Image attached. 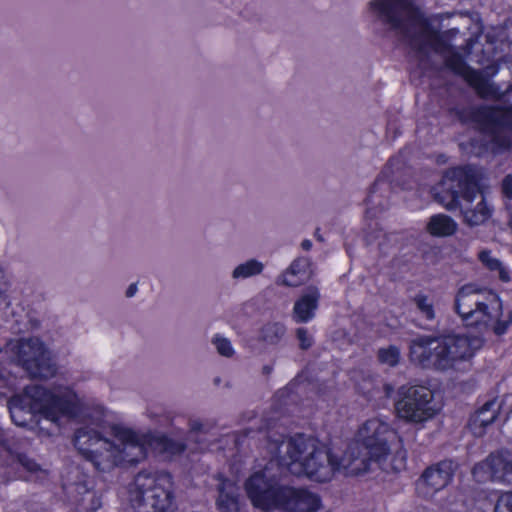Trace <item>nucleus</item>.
<instances>
[{
  "label": "nucleus",
  "instance_id": "34",
  "mask_svg": "<svg viewBox=\"0 0 512 512\" xmlns=\"http://www.w3.org/2000/svg\"><path fill=\"white\" fill-rule=\"evenodd\" d=\"M479 92L484 96H491L494 98H501L506 94L512 93V82L507 88L502 91L500 87L492 82H485L479 86Z\"/></svg>",
  "mask_w": 512,
  "mask_h": 512
},
{
  "label": "nucleus",
  "instance_id": "2",
  "mask_svg": "<svg viewBox=\"0 0 512 512\" xmlns=\"http://www.w3.org/2000/svg\"><path fill=\"white\" fill-rule=\"evenodd\" d=\"M73 441L79 453L102 472L122 465H135L147 456L143 435L121 425L109 424L99 412L75 430Z\"/></svg>",
  "mask_w": 512,
  "mask_h": 512
},
{
  "label": "nucleus",
  "instance_id": "33",
  "mask_svg": "<svg viewBox=\"0 0 512 512\" xmlns=\"http://www.w3.org/2000/svg\"><path fill=\"white\" fill-rule=\"evenodd\" d=\"M211 343L214 345L215 349L217 350L218 354L226 357L231 358L235 354V350L231 344V341L219 334H216L212 339Z\"/></svg>",
  "mask_w": 512,
  "mask_h": 512
},
{
  "label": "nucleus",
  "instance_id": "3",
  "mask_svg": "<svg viewBox=\"0 0 512 512\" xmlns=\"http://www.w3.org/2000/svg\"><path fill=\"white\" fill-rule=\"evenodd\" d=\"M481 179L480 169L471 165L448 169L433 188V197L448 210L460 207L469 226L481 225L491 216Z\"/></svg>",
  "mask_w": 512,
  "mask_h": 512
},
{
  "label": "nucleus",
  "instance_id": "22",
  "mask_svg": "<svg viewBox=\"0 0 512 512\" xmlns=\"http://www.w3.org/2000/svg\"><path fill=\"white\" fill-rule=\"evenodd\" d=\"M500 404L496 399L485 402L469 419L468 426L475 436H482L485 428L497 418Z\"/></svg>",
  "mask_w": 512,
  "mask_h": 512
},
{
  "label": "nucleus",
  "instance_id": "30",
  "mask_svg": "<svg viewBox=\"0 0 512 512\" xmlns=\"http://www.w3.org/2000/svg\"><path fill=\"white\" fill-rule=\"evenodd\" d=\"M390 184L388 180L385 178L384 173H382L380 176L377 177V179L372 184L368 196H367V203L370 205H379L383 206V203L381 200H377L378 194L380 196H383V193H387L389 191Z\"/></svg>",
  "mask_w": 512,
  "mask_h": 512
},
{
  "label": "nucleus",
  "instance_id": "31",
  "mask_svg": "<svg viewBox=\"0 0 512 512\" xmlns=\"http://www.w3.org/2000/svg\"><path fill=\"white\" fill-rule=\"evenodd\" d=\"M479 260L491 271H497L499 279L503 282L510 280L508 271L502 266V263L492 257L491 252L483 250L479 253Z\"/></svg>",
  "mask_w": 512,
  "mask_h": 512
},
{
  "label": "nucleus",
  "instance_id": "21",
  "mask_svg": "<svg viewBox=\"0 0 512 512\" xmlns=\"http://www.w3.org/2000/svg\"><path fill=\"white\" fill-rule=\"evenodd\" d=\"M216 507L219 512L239 511V487L232 480L219 477L217 484Z\"/></svg>",
  "mask_w": 512,
  "mask_h": 512
},
{
  "label": "nucleus",
  "instance_id": "14",
  "mask_svg": "<svg viewBox=\"0 0 512 512\" xmlns=\"http://www.w3.org/2000/svg\"><path fill=\"white\" fill-rule=\"evenodd\" d=\"M40 466L26 454L17 452L7 437L0 430V480L7 482L22 477V472L36 473Z\"/></svg>",
  "mask_w": 512,
  "mask_h": 512
},
{
  "label": "nucleus",
  "instance_id": "16",
  "mask_svg": "<svg viewBox=\"0 0 512 512\" xmlns=\"http://www.w3.org/2000/svg\"><path fill=\"white\" fill-rule=\"evenodd\" d=\"M307 456L305 462H301V473L317 482L329 481L335 472H338L337 458L331 453L330 449L317 443Z\"/></svg>",
  "mask_w": 512,
  "mask_h": 512
},
{
  "label": "nucleus",
  "instance_id": "17",
  "mask_svg": "<svg viewBox=\"0 0 512 512\" xmlns=\"http://www.w3.org/2000/svg\"><path fill=\"white\" fill-rule=\"evenodd\" d=\"M381 460L372 456L360 443H353L340 459L337 458L338 472L346 476H358L368 472L373 463H379Z\"/></svg>",
  "mask_w": 512,
  "mask_h": 512
},
{
  "label": "nucleus",
  "instance_id": "11",
  "mask_svg": "<svg viewBox=\"0 0 512 512\" xmlns=\"http://www.w3.org/2000/svg\"><path fill=\"white\" fill-rule=\"evenodd\" d=\"M318 442L303 434H297L293 437H282L275 440L276 459L271 461L276 463V468L281 470V474L290 472L291 474H301V462H305L307 456H310L312 450Z\"/></svg>",
  "mask_w": 512,
  "mask_h": 512
},
{
  "label": "nucleus",
  "instance_id": "23",
  "mask_svg": "<svg viewBox=\"0 0 512 512\" xmlns=\"http://www.w3.org/2000/svg\"><path fill=\"white\" fill-rule=\"evenodd\" d=\"M309 268V258H296L278 278L277 283L288 287H297L310 278Z\"/></svg>",
  "mask_w": 512,
  "mask_h": 512
},
{
  "label": "nucleus",
  "instance_id": "47",
  "mask_svg": "<svg viewBox=\"0 0 512 512\" xmlns=\"http://www.w3.org/2000/svg\"><path fill=\"white\" fill-rule=\"evenodd\" d=\"M316 237H317V239H318L319 241H322V240H323V239H322V236H321V235H318L317 233H316Z\"/></svg>",
  "mask_w": 512,
  "mask_h": 512
},
{
  "label": "nucleus",
  "instance_id": "18",
  "mask_svg": "<svg viewBox=\"0 0 512 512\" xmlns=\"http://www.w3.org/2000/svg\"><path fill=\"white\" fill-rule=\"evenodd\" d=\"M280 495L278 509L284 512H316L320 508V497L306 488L285 486Z\"/></svg>",
  "mask_w": 512,
  "mask_h": 512
},
{
  "label": "nucleus",
  "instance_id": "25",
  "mask_svg": "<svg viewBox=\"0 0 512 512\" xmlns=\"http://www.w3.org/2000/svg\"><path fill=\"white\" fill-rule=\"evenodd\" d=\"M286 336L287 328L283 322L268 321L260 327L257 340L264 346L278 347L285 341Z\"/></svg>",
  "mask_w": 512,
  "mask_h": 512
},
{
  "label": "nucleus",
  "instance_id": "1",
  "mask_svg": "<svg viewBox=\"0 0 512 512\" xmlns=\"http://www.w3.org/2000/svg\"><path fill=\"white\" fill-rule=\"evenodd\" d=\"M370 9L375 17L406 42L423 68L429 66L432 52L444 55L445 65L456 74H464L463 57L452 52L442 35L432 29L413 0H373Z\"/></svg>",
  "mask_w": 512,
  "mask_h": 512
},
{
  "label": "nucleus",
  "instance_id": "48",
  "mask_svg": "<svg viewBox=\"0 0 512 512\" xmlns=\"http://www.w3.org/2000/svg\"><path fill=\"white\" fill-rule=\"evenodd\" d=\"M0 274H2V270L0 269Z\"/></svg>",
  "mask_w": 512,
  "mask_h": 512
},
{
  "label": "nucleus",
  "instance_id": "27",
  "mask_svg": "<svg viewBox=\"0 0 512 512\" xmlns=\"http://www.w3.org/2000/svg\"><path fill=\"white\" fill-rule=\"evenodd\" d=\"M412 303L415 306L416 314L420 319L426 322L421 325V327L425 329L430 328V323L434 322L436 319V310L433 299L428 295L418 293L412 298Z\"/></svg>",
  "mask_w": 512,
  "mask_h": 512
},
{
  "label": "nucleus",
  "instance_id": "26",
  "mask_svg": "<svg viewBox=\"0 0 512 512\" xmlns=\"http://www.w3.org/2000/svg\"><path fill=\"white\" fill-rule=\"evenodd\" d=\"M426 228L433 236L448 237L456 232L457 223L448 215L436 214L430 217Z\"/></svg>",
  "mask_w": 512,
  "mask_h": 512
},
{
  "label": "nucleus",
  "instance_id": "45",
  "mask_svg": "<svg viewBox=\"0 0 512 512\" xmlns=\"http://www.w3.org/2000/svg\"><path fill=\"white\" fill-rule=\"evenodd\" d=\"M6 300V294L0 289V304Z\"/></svg>",
  "mask_w": 512,
  "mask_h": 512
},
{
  "label": "nucleus",
  "instance_id": "9",
  "mask_svg": "<svg viewBox=\"0 0 512 512\" xmlns=\"http://www.w3.org/2000/svg\"><path fill=\"white\" fill-rule=\"evenodd\" d=\"M395 410L398 417L407 422L421 423L431 419L437 412L434 394L424 385H402L397 390Z\"/></svg>",
  "mask_w": 512,
  "mask_h": 512
},
{
  "label": "nucleus",
  "instance_id": "43",
  "mask_svg": "<svg viewBox=\"0 0 512 512\" xmlns=\"http://www.w3.org/2000/svg\"><path fill=\"white\" fill-rule=\"evenodd\" d=\"M273 367L271 365H264L262 367V374L268 376L271 374Z\"/></svg>",
  "mask_w": 512,
  "mask_h": 512
},
{
  "label": "nucleus",
  "instance_id": "40",
  "mask_svg": "<svg viewBox=\"0 0 512 512\" xmlns=\"http://www.w3.org/2000/svg\"><path fill=\"white\" fill-rule=\"evenodd\" d=\"M502 316H503V312L501 311V314L497 317V324L503 326V332L501 333V335H503L509 325L512 323V310L509 312L508 316H507V319H502Z\"/></svg>",
  "mask_w": 512,
  "mask_h": 512
},
{
  "label": "nucleus",
  "instance_id": "24",
  "mask_svg": "<svg viewBox=\"0 0 512 512\" xmlns=\"http://www.w3.org/2000/svg\"><path fill=\"white\" fill-rule=\"evenodd\" d=\"M365 241L367 245H376L379 253L387 256L397 248L400 237L397 233H386L382 228L374 227L367 232Z\"/></svg>",
  "mask_w": 512,
  "mask_h": 512
},
{
  "label": "nucleus",
  "instance_id": "6",
  "mask_svg": "<svg viewBox=\"0 0 512 512\" xmlns=\"http://www.w3.org/2000/svg\"><path fill=\"white\" fill-rule=\"evenodd\" d=\"M454 306L465 325L482 327L484 332L491 331L501 336L503 326L495 322L501 314V301L497 294L465 285L458 290Z\"/></svg>",
  "mask_w": 512,
  "mask_h": 512
},
{
  "label": "nucleus",
  "instance_id": "39",
  "mask_svg": "<svg viewBox=\"0 0 512 512\" xmlns=\"http://www.w3.org/2000/svg\"><path fill=\"white\" fill-rule=\"evenodd\" d=\"M502 193L507 199H512V177H505L503 179Z\"/></svg>",
  "mask_w": 512,
  "mask_h": 512
},
{
  "label": "nucleus",
  "instance_id": "38",
  "mask_svg": "<svg viewBox=\"0 0 512 512\" xmlns=\"http://www.w3.org/2000/svg\"><path fill=\"white\" fill-rule=\"evenodd\" d=\"M164 449L171 454H180L186 449V444L179 440L165 438L163 440Z\"/></svg>",
  "mask_w": 512,
  "mask_h": 512
},
{
  "label": "nucleus",
  "instance_id": "4",
  "mask_svg": "<svg viewBox=\"0 0 512 512\" xmlns=\"http://www.w3.org/2000/svg\"><path fill=\"white\" fill-rule=\"evenodd\" d=\"M78 405L77 394L68 387L51 391L40 385H31L22 394L13 396L8 407L11 419L17 426H28L39 414L60 427L64 420L76 416Z\"/></svg>",
  "mask_w": 512,
  "mask_h": 512
},
{
  "label": "nucleus",
  "instance_id": "36",
  "mask_svg": "<svg viewBox=\"0 0 512 512\" xmlns=\"http://www.w3.org/2000/svg\"><path fill=\"white\" fill-rule=\"evenodd\" d=\"M494 512H512V492L502 494L498 498Z\"/></svg>",
  "mask_w": 512,
  "mask_h": 512
},
{
  "label": "nucleus",
  "instance_id": "15",
  "mask_svg": "<svg viewBox=\"0 0 512 512\" xmlns=\"http://www.w3.org/2000/svg\"><path fill=\"white\" fill-rule=\"evenodd\" d=\"M472 474L478 482H493L512 486V451L500 450L491 453L484 461L477 463Z\"/></svg>",
  "mask_w": 512,
  "mask_h": 512
},
{
  "label": "nucleus",
  "instance_id": "35",
  "mask_svg": "<svg viewBox=\"0 0 512 512\" xmlns=\"http://www.w3.org/2000/svg\"><path fill=\"white\" fill-rule=\"evenodd\" d=\"M214 428V424L209 421H203L201 419H190L189 430L190 437L197 439L199 435H206Z\"/></svg>",
  "mask_w": 512,
  "mask_h": 512
},
{
  "label": "nucleus",
  "instance_id": "10",
  "mask_svg": "<svg viewBox=\"0 0 512 512\" xmlns=\"http://www.w3.org/2000/svg\"><path fill=\"white\" fill-rule=\"evenodd\" d=\"M277 469L276 463L269 461L265 468L254 473L245 483L248 497L253 505L264 511L278 509L281 492L285 485L279 484L281 472L279 474L273 471Z\"/></svg>",
  "mask_w": 512,
  "mask_h": 512
},
{
  "label": "nucleus",
  "instance_id": "8",
  "mask_svg": "<svg viewBox=\"0 0 512 512\" xmlns=\"http://www.w3.org/2000/svg\"><path fill=\"white\" fill-rule=\"evenodd\" d=\"M11 352L15 363L30 378L46 380L57 373L58 367L52 353L39 338H21L11 345Z\"/></svg>",
  "mask_w": 512,
  "mask_h": 512
},
{
  "label": "nucleus",
  "instance_id": "32",
  "mask_svg": "<svg viewBox=\"0 0 512 512\" xmlns=\"http://www.w3.org/2000/svg\"><path fill=\"white\" fill-rule=\"evenodd\" d=\"M378 360L380 363L395 367L400 361V350L396 346H389L378 350Z\"/></svg>",
  "mask_w": 512,
  "mask_h": 512
},
{
  "label": "nucleus",
  "instance_id": "19",
  "mask_svg": "<svg viewBox=\"0 0 512 512\" xmlns=\"http://www.w3.org/2000/svg\"><path fill=\"white\" fill-rule=\"evenodd\" d=\"M457 468L458 464L455 461L451 459L442 460L426 468L422 473L421 481L431 491H439L450 483Z\"/></svg>",
  "mask_w": 512,
  "mask_h": 512
},
{
  "label": "nucleus",
  "instance_id": "44",
  "mask_svg": "<svg viewBox=\"0 0 512 512\" xmlns=\"http://www.w3.org/2000/svg\"><path fill=\"white\" fill-rule=\"evenodd\" d=\"M384 390H385L386 395L389 397L391 395V393L393 392V387L390 384H385Z\"/></svg>",
  "mask_w": 512,
  "mask_h": 512
},
{
  "label": "nucleus",
  "instance_id": "13",
  "mask_svg": "<svg viewBox=\"0 0 512 512\" xmlns=\"http://www.w3.org/2000/svg\"><path fill=\"white\" fill-rule=\"evenodd\" d=\"M397 437L396 432L378 418L367 420L358 430V441L376 459H385L390 452V442Z\"/></svg>",
  "mask_w": 512,
  "mask_h": 512
},
{
  "label": "nucleus",
  "instance_id": "5",
  "mask_svg": "<svg viewBox=\"0 0 512 512\" xmlns=\"http://www.w3.org/2000/svg\"><path fill=\"white\" fill-rule=\"evenodd\" d=\"M471 355L469 339L462 335H420L409 344L411 362L424 369L446 371Z\"/></svg>",
  "mask_w": 512,
  "mask_h": 512
},
{
  "label": "nucleus",
  "instance_id": "42",
  "mask_svg": "<svg viewBox=\"0 0 512 512\" xmlns=\"http://www.w3.org/2000/svg\"><path fill=\"white\" fill-rule=\"evenodd\" d=\"M301 247H302V249L308 251L312 247V242L310 240H308V239H305V240L302 241Z\"/></svg>",
  "mask_w": 512,
  "mask_h": 512
},
{
  "label": "nucleus",
  "instance_id": "7",
  "mask_svg": "<svg viewBox=\"0 0 512 512\" xmlns=\"http://www.w3.org/2000/svg\"><path fill=\"white\" fill-rule=\"evenodd\" d=\"M130 502L135 512H174L176 503L171 475L139 472L130 491Z\"/></svg>",
  "mask_w": 512,
  "mask_h": 512
},
{
  "label": "nucleus",
  "instance_id": "12",
  "mask_svg": "<svg viewBox=\"0 0 512 512\" xmlns=\"http://www.w3.org/2000/svg\"><path fill=\"white\" fill-rule=\"evenodd\" d=\"M474 119L483 130L490 133L492 141L502 149L512 144V105L506 108L483 106L473 112Z\"/></svg>",
  "mask_w": 512,
  "mask_h": 512
},
{
  "label": "nucleus",
  "instance_id": "29",
  "mask_svg": "<svg viewBox=\"0 0 512 512\" xmlns=\"http://www.w3.org/2000/svg\"><path fill=\"white\" fill-rule=\"evenodd\" d=\"M264 264L257 259H249L244 263L237 265L232 271V278L247 279L256 275H260L263 272Z\"/></svg>",
  "mask_w": 512,
  "mask_h": 512
},
{
  "label": "nucleus",
  "instance_id": "46",
  "mask_svg": "<svg viewBox=\"0 0 512 512\" xmlns=\"http://www.w3.org/2000/svg\"><path fill=\"white\" fill-rule=\"evenodd\" d=\"M213 382H214V384H215V385H219V384H220V382H221L220 377H216V378H214Z\"/></svg>",
  "mask_w": 512,
  "mask_h": 512
},
{
  "label": "nucleus",
  "instance_id": "20",
  "mask_svg": "<svg viewBox=\"0 0 512 512\" xmlns=\"http://www.w3.org/2000/svg\"><path fill=\"white\" fill-rule=\"evenodd\" d=\"M320 292L316 286H308L295 301L292 317L296 323H307L315 317L319 306Z\"/></svg>",
  "mask_w": 512,
  "mask_h": 512
},
{
  "label": "nucleus",
  "instance_id": "37",
  "mask_svg": "<svg viewBox=\"0 0 512 512\" xmlns=\"http://www.w3.org/2000/svg\"><path fill=\"white\" fill-rule=\"evenodd\" d=\"M296 338L299 341V346L302 350H307L313 345V338L306 328H297Z\"/></svg>",
  "mask_w": 512,
  "mask_h": 512
},
{
  "label": "nucleus",
  "instance_id": "28",
  "mask_svg": "<svg viewBox=\"0 0 512 512\" xmlns=\"http://www.w3.org/2000/svg\"><path fill=\"white\" fill-rule=\"evenodd\" d=\"M77 507L81 512H95L102 505V496L98 492L88 489L86 485L79 484L77 486Z\"/></svg>",
  "mask_w": 512,
  "mask_h": 512
},
{
  "label": "nucleus",
  "instance_id": "41",
  "mask_svg": "<svg viewBox=\"0 0 512 512\" xmlns=\"http://www.w3.org/2000/svg\"><path fill=\"white\" fill-rule=\"evenodd\" d=\"M136 292H137V284L132 283L128 286V288L125 292V295H126V297L130 298V297H133Z\"/></svg>",
  "mask_w": 512,
  "mask_h": 512
}]
</instances>
